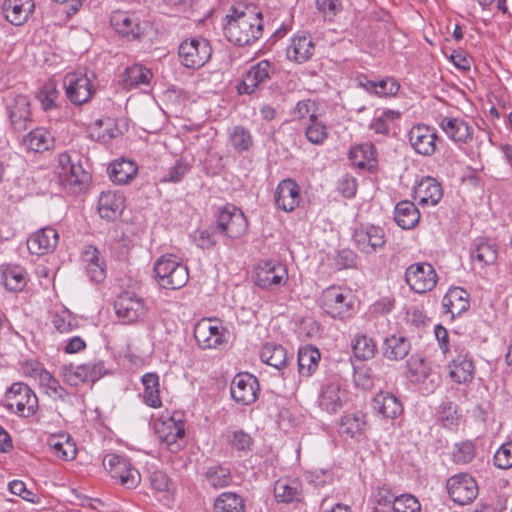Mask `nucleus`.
Wrapping results in <instances>:
<instances>
[{
	"instance_id": "1",
	"label": "nucleus",
	"mask_w": 512,
	"mask_h": 512,
	"mask_svg": "<svg viewBox=\"0 0 512 512\" xmlns=\"http://www.w3.org/2000/svg\"><path fill=\"white\" fill-rule=\"evenodd\" d=\"M226 17L228 21L224 26V34L228 41L245 46L253 44L261 37L263 19L260 12H255L251 8L244 11L233 9Z\"/></svg>"
},
{
	"instance_id": "2",
	"label": "nucleus",
	"mask_w": 512,
	"mask_h": 512,
	"mask_svg": "<svg viewBox=\"0 0 512 512\" xmlns=\"http://www.w3.org/2000/svg\"><path fill=\"white\" fill-rule=\"evenodd\" d=\"M153 270L159 286L165 289H180L189 279L187 266L174 254L160 256L155 261Z\"/></svg>"
},
{
	"instance_id": "3",
	"label": "nucleus",
	"mask_w": 512,
	"mask_h": 512,
	"mask_svg": "<svg viewBox=\"0 0 512 512\" xmlns=\"http://www.w3.org/2000/svg\"><path fill=\"white\" fill-rule=\"evenodd\" d=\"M355 298L350 291L328 287L322 292L321 307L334 319H348L354 313Z\"/></svg>"
},
{
	"instance_id": "4",
	"label": "nucleus",
	"mask_w": 512,
	"mask_h": 512,
	"mask_svg": "<svg viewBox=\"0 0 512 512\" xmlns=\"http://www.w3.org/2000/svg\"><path fill=\"white\" fill-rule=\"evenodd\" d=\"M94 72H70L64 78L67 98L75 105L88 102L96 91Z\"/></svg>"
},
{
	"instance_id": "5",
	"label": "nucleus",
	"mask_w": 512,
	"mask_h": 512,
	"mask_svg": "<svg viewBox=\"0 0 512 512\" xmlns=\"http://www.w3.org/2000/svg\"><path fill=\"white\" fill-rule=\"evenodd\" d=\"M115 314L124 324H135L148 313L145 300L133 291L121 292L114 301Z\"/></svg>"
},
{
	"instance_id": "6",
	"label": "nucleus",
	"mask_w": 512,
	"mask_h": 512,
	"mask_svg": "<svg viewBox=\"0 0 512 512\" xmlns=\"http://www.w3.org/2000/svg\"><path fill=\"white\" fill-rule=\"evenodd\" d=\"M5 406L23 417H29L36 411L38 399L27 384L13 383L5 393Z\"/></svg>"
},
{
	"instance_id": "7",
	"label": "nucleus",
	"mask_w": 512,
	"mask_h": 512,
	"mask_svg": "<svg viewBox=\"0 0 512 512\" xmlns=\"http://www.w3.org/2000/svg\"><path fill=\"white\" fill-rule=\"evenodd\" d=\"M404 276L410 289L418 294L432 291L438 282L436 270L427 262H416L409 265Z\"/></svg>"
},
{
	"instance_id": "8",
	"label": "nucleus",
	"mask_w": 512,
	"mask_h": 512,
	"mask_svg": "<svg viewBox=\"0 0 512 512\" xmlns=\"http://www.w3.org/2000/svg\"><path fill=\"white\" fill-rule=\"evenodd\" d=\"M212 49L205 38H192L183 41L178 50L180 62L187 68L199 69L211 57Z\"/></svg>"
},
{
	"instance_id": "9",
	"label": "nucleus",
	"mask_w": 512,
	"mask_h": 512,
	"mask_svg": "<svg viewBox=\"0 0 512 512\" xmlns=\"http://www.w3.org/2000/svg\"><path fill=\"white\" fill-rule=\"evenodd\" d=\"M248 227L247 219L241 209L234 205H226L217 215V230L230 239L243 236Z\"/></svg>"
},
{
	"instance_id": "10",
	"label": "nucleus",
	"mask_w": 512,
	"mask_h": 512,
	"mask_svg": "<svg viewBox=\"0 0 512 512\" xmlns=\"http://www.w3.org/2000/svg\"><path fill=\"white\" fill-rule=\"evenodd\" d=\"M227 330L217 321L203 318L194 327V338L202 349H217L227 342Z\"/></svg>"
},
{
	"instance_id": "11",
	"label": "nucleus",
	"mask_w": 512,
	"mask_h": 512,
	"mask_svg": "<svg viewBox=\"0 0 512 512\" xmlns=\"http://www.w3.org/2000/svg\"><path fill=\"white\" fill-rule=\"evenodd\" d=\"M103 465L111 477L127 489L135 488L140 483L138 470L123 456L108 454L103 460Z\"/></svg>"
},
{
	"instance_id": "12",
	"label": "nucleus",
	"mask_w": 512,
	"mask_h": 512,
	"mask_svg": "<svg viewBox=\"0 0 512 512\" xmlns=\"http://www.w3.org/2000/svg\"><path fill=\"white\" fill-rule=\"evenodd\" d=\"M286 267L278 261L262 260L255 269V284L263 289H274L287 282Z\"/></svg>"
},
{
	"instance_id": "13",
	"label": "nucleus",
	"mask_w": 512,
	"mask_h": 512,
	"mask_svg": "<svg viewBox=\"0 0 512 512\" xmlns=\"http://www.w3.org/2000/svg\"><path fill=\"white\" fill-rule=\"evenodd\" d=\"M447 491L451 500L459 505H467L476 499L478 485L467 473H459L447 480Z\"/></svg>"
},
{
	"instance_id": "14",
	"label": "nucleus",
	"mask_w": 512,
	"mask_h": 512,
	"mask_svg": "<svg viewBox=\"0 0 512 512\" xmlns=\"http://www.w3.org/2000/svg\"><path fill=\"white\" fill-rule=\"evenodd\" d=\"M259 391L258 379L247 372L235 375L230 385L232 399L243 406L254 403L258 398Z\"/></svg>"
},
{
	"instance_id": "15",
	"label": "nucleus",
	"mask_w": 512,
	"mask_h": 512,
	"mask_svg": "<svg viewBox=\"0 0 512 512\" xmlns=\"http://www.w3.org/2000/svg\"><path fill=\"white\" fill-rule=\"evenodd\" d=\"M406 367L410 380L424 385L427 391H433L441 382L440 375L433 372L429 363L418 354L408 358Z\"/></svg>"
},
{
	"instance_id": "16",
	"label": "nucleus",
	"mask_w": 512,
	"mask_h": 512,
	"mask_svg": "<svg viewBox=\"0 0 512 512\" xmlns=\"http://www.w3.org/2000/svg\"><path fill=\"white\" fill-rule=\"evenodd\" d=\"M153 428L158 439L171 446L185 434V425L179 414H162L153 421Z\"/></svg>"
},
{
	"instance_id": "17",
	"label": "nucleus",
	"mask_w": 512,
	"mask_h": 512,
	"mask_svg": "<svg viewBox=\"0 0 512 512\" xmlns=\"http://www.w3.org/2000/svg\"><path fill=\"white\" fill-rule=\"evenodd\" d=\"M353 240L358 250L366 255L377 253L384 248L386 243L384 229L375 225L356 229Z\"/></svg>"
},
{
	"instance_id": "18",
	"label": "nucleus",
	"mask_w": 512,
	"mask_h": 512,
	"mask_svg": "<svg viewBox=\"0 0 512 512\" xmlns=\"http://www.w3.org/2000/svg\"><path fill=\"white\" fill-rule=\"evenodd\" d=\"M436 131L428 125L416 124L408 132V141L413 150L422 156H432L436 152Z\"/></svg>"
},
{
	"instance_id": "19",
	"label": "nucleus",
	"mask_w": 512,
	"mask_h": 512,
	"mask_svg": "<svg viewBox=\"0 0 512 512\" xmlns=\"http://www.w3.org/2000/svg\"><path fill=\"white\" fill-rule=\"evenodd\" d=\"M65 370V381L72 386L88 381L95 382L107 373L105 364L101 360L87 362L74 368H65Z\"/></svg>"
},
{
	"instance_id": "20",
	"label": "nucleus",
	"mask_w": 512,
	"mask_h": 512,
	"mask_svg": "<svg viewBox=\"0 0 512 512\" xmlns=\"http://www.w3.org/2000/svg\"><path fill=\"white\" fill-rule=\"evenodd\" d=\"M59 177L66 185H84L90 181V174L85 171L79 161L75 162L68 153L58 156Z\"/></svg>"
},
{
	"instance_id": "21",
	"label": "nucleus",
	"mask_w": 512,
	"mask_h": 512,
	"mask_svg": "<svg viewBox=\"0 0 512 512\" xmlns=\"http://www.w3.org/2000/svg\"><path fill=\"white\" fill-rule=\"evenodd\" d=\"M348 393L339 382L331 381L323 385L318 396L319 407L327 413H337L347 402Z\"/></svg>"
},
{
	"instance_id": "22",
	"label": "nucleus",
	"mask_w": 512,
	"mask_h": 512,
	"mask_svg": "<svg viewBox=\"0 0 512 512\" xmlns=\"http://www.w3.org/2000/svg\"><path fill=\"white\" fill-rule=\"evenodd\" d=\"M437 123L454 143L467 144L473 138V128L460 117L440 116Z\"/></svg>"
},
{
	"instance_id": "23",
	"label": "nucleus",
	"mask_w": 512,
	"mask_h": 512,
	"mask_svg": "<svg viewBox=\"0 0 512 512\" xmlns=\"http://www.w3.org/2000/svg\"><path fill=\"white\" fill-rule=\"evenodd\" d=\"M111 25L115 31L128 39H139L145 32L146 23H141L134 15L123 11L114 12Z\"/></svg>"
},
{
	"instance_id": "24",
	"label": "nucleus",
	"mask_w": 512,
	"mask_h": 512,
	"mask_svg": "<svg viewBox=\"0 0 512 512\" xmlns=\"http://www.w3.org/2000/svg\"><path fill=\"white\" fill-rule=\"evenodd\" d=\"M10 124L16 131L28 129L32 121L30 100L27 96L17 95L7 104Z\"/></svg>"
},
{
	"instance_id": "25",
	"label": "nucleus",
	"mask_w": 512,
	"mask_h": 512,
	"mask_svg": "<svg viewBox=\"0 0 512 512\" xmlns=\"http://www.w3.org/2000/svg\"><path fill=\"white\" fill-rule=\"evenodd\" d=\"M271 69V63L268 60H262L253 65L238 85V92L240 94H252L270 79Z\"/></svg>"
},
{
	"instance_id": "26",
	"label": "nucleus",
	"mask_w": 512,
	"mask_h": 512,
	"mask_svg": "<svg viewBox=\"0 0 512 512\" xmlns=\"http://www.w3.org/2000/svg\"><path fill=\"white\" fill-rule=\"evenodd\" d=\"M58 239V232L54 228H41L27 239V248L31 254L45 255L55 249Z\"/></svg>"
},
{
	"instance_id": "27",
	"label": "nucleus",
	"mask_w": 512,
	"mask_h": 512,
	"mask_svg": "<svg viewBox=\"0 0 512 512\" xmlns=\"http://www.w3.org/2000/svg\"><path fill=\"white\" fill-rule=\"evenodd\" d=\"M125 198L119 191L102 192L98 199V213L107 221H114L121 216L124 210Z\"/></svg>"
},
{
	"instance_id": "28",
	"label": "nucleus",
	"mask_w": 512,
	"mask_h": 512,
	"mask_svg": "<svg viewBox=\"0 0 512 512\" xmlns=\"http://www.w3.org/2000/svg\"><path fill=\"white\" fill-rule=\"evenodd\" d=\"M448 370L452 381L467 384L474 378L475 366L468 353L462 350L448 363Z\"/></svg>"
},
{
	"instance_id": "29",
	"label": "nucleus",
	"mask_w": 512,
	"mask_h": 512,
	"mask_svg": "<svg viewBox=\"0 0 512 512\" xmlns=\"http://www.w3.org/2000/svg\"><path fill=\"white\" fill-rule=\"evenodd\" d=\"M300 188L292 179L282 180L275 191V203L285 212L293 211L300 203Z\"/></svg>"
},
{
	"instance_id": "30",
	"label": "nucleus",
	"mask_w": 512,
	"mask_h": 512,
	"mask_svg": "<svg viewBox=\"0 0 512 512\" xmlns=\"http://www.w3.org/2000/svg\"><path fill=\"white\" fill-rule=\"evenodd\" d=\"M314 51L315 44L312 38L305 34H299L291 38L290 44L286 48V56L296 64H303L312 58Z\"/></svg>"
},
{
	"instance_id": "31",
	"label": "nucleus",
	"mask_w": 512,
	"mask_h": 512,
	"mask_svg": "<svg viewBox=\"0 0 512 512\" xmlns=\"http://www.w3.org/2000/svg\"><path fill=\"white\" fill-rule=\"evenodd\" d=\"M82 263L90 281L101 283L106 278V263L98 249L92 245L85 247L82 252Z\"/></svg>"
},
{
	"instance_id": "32",
	"label": "nucleus",
	"mask_w": 512,
	"mask_h": 512,
	"mask_svg": "<svg viewBox=\"0 0 512 512\" xmlns=\"http://www.w3.org/2000/svg\"><path fill=\"white\" fill-rule=\"evenodd\" d=\"M34 8L33 0H5L2 7L6 20L15 26L24 24Z\"/></svg>"
},
{
	"instance_id": "33",
	"label": "nucleus",
	"mask_w": 512,
	"mask_h": 512,
	"mask_svg": "<svg viewBox=\"0 0 512 512\" xmlns=\"http://www.w3.org/2000/svg\"><path fill=\"white\" fill-rule=\"evenodd\" d=\"M274 497L277 502L292 503L302 499V484L297 478H281L274 484Z\"/></svg>"
},
{
	"instance_id": "34",
	"label": "nucleus",
	"mask_w": 512,
	"mask_h": 512,
	"mask_svg": "<svg viewBox=\"0 0 512 512\" xmlns=\"http://www.w3.org/2000/svg\"><path fill=\"white\" fill-rule=\"evenodd\" d=\"M414 192L421 205L435 206L443 197L441 185L432 177L423 178Z\"/></svg>"
},
{
	"instance_id": "35",
	"label": "nucleus",
	"mask_w": 512,
	"mask_h": 512,
	"mask_svg": "<svg viewBox=\"0 0 512 512\" xmlns=\"http://www.w3.org/2000/svg\"><path fill=\"white\" fill-rule=\"evenodd\" d=\"M22 143L27 150L41 153L53 147L54 137L48 129L38 127L25 135Z\"/></svg>"
},
{
	"instance_id": "36",
	"label": "nucleus",
	"mask_w": 512,
	"mask_h": 512,
	"mask_svg": "<svg viewBox=\"0 0 512 512\" xmlns=\"http://www.w3.org/2000/svg\"><path fill=\"white\" fill-rule=\"evenodd\" d=\"M373 408L385 418L395 419L403 412L401 401L393 394L380 392L373 398Z\"/></svg>"
},
{
	"instance_id": "37",
	"label": "nucleus",
	"mask_w": 512,
	"mask_h": 512,
	"mask_svg": "<svg viewBox=\"0 0 512 512\" xmlns=\"http://www.w3.org/2000/svg\"><path fill=\"white\" fill-rule=\"evenodd\" d=\"M411 349L410 341L402 335L386 337L383 344V356L391 361L404 359Z\"/></svg>"
},
{
	"instance_id": "38",
	"label": "nucleus",
	"mask_w": 512,
	"mask_h": 512,
	"mask_svg": "<svg viewBox=\"0 0 512 512\" xmlns=\"http://www.w3.org/2000/svg\"><path fill=\"white\" fill-rule=\"evenodd\" d=\"M420 219L416 205L408 200L399 202L394 209V220L402 229H412Z\"/></svg>"
},
{
	"instance_id": "39",
	"label": "nucleus",
	"mask_w": 512,
	"mask_h": 512,
	"mask_svg": "<svg viewBox=\"0 0 512 512\" xmlns=\"http://www.w3.org/2000/svg\"><path fill=\"white\" fill-rule=\"evenodd\" d=\"M366 426V415L363 412H349L341 417L340 433L350 438H357L364 434Z\"/></svg>"
},
{
	"instance_id": "40",
	"label": "nucleus",
	"mask_w": 512,
	"mask_h": 512,
	"mask_svg": "<svg viewBox=\"0 0 512 512\" xmlns=\"http://www.w3.org/2000/svg\"><path fill=\"white\" fill-rule=\"evenodd\" d=\"M442 304L445 311L450 313L452 317L460 315L469 308L468 293L459 287L449 289L443 298Z\"/></svg>"
},
{
	"instance_id": "41",
	"label": "nucleus",
	"mask_w": 512,
	"mask_h": 512,
	"mask_svg": "<svg viewBox=\"0 0 512 512\" xmlns=\"http://www.w3.org/2000/svg\"><path fill=\"white\" fill-rule=\"evenodd\" d=\"M320 351L311 345H305L298 351V369L301 376L309 377L318 368Z\"/></svg>"
},
{
	"instance_id": "42",
	"label": "nucleus",
	"mask_w": 512,
	"mask_h": 512,
	"mask_svg": "<svg viewBox=\"0 0 512 512\" xmlns=\"http://www.w3.org/2000/svg\"><path fill=\"white\" fill-rule=\"evenodd\" d=\"M141 382L144 387L143 402L152 408L161 407L159 376L156 373H146L142 376Z\"/></svg>"
},
{
	"instance_id": "43",
	"label": "nucleus",
	"mask_w": 512,
	"mask_h": 512,
	"mask_svg": "<svg viewBox=\"0 0 512 512\" xmlns=\"http://www.w3.org/2000/svg\"><path fill=\"white\" fill-rule=\"evenodd\" d=\"M110 179L116 184H127L137 174V165L126 159L114 161L108 168Z\"/></svg>"
},
{
	"instance_id": "44",
	"label": "nucleus",
	"mask_w": 512,
	"mask_h": 512,
	"mask_svg": "<svg viewBox=\"0 0 512 512\" xmlns=\"http://www.w3.org/2000/svg\"><path fill=\"white\" fill-rule=\"evenodd\" d=\"M152 76L151 70L140 64L129 66L125 69L122 77L123 87L131 89L140 85H148Z\"/></svg>"
},
{
	"instance_id": "45",
	"label": "nucleus",
	"mask_w": 512,
	"mask_h": 512,
	"mask_svg": "<svg viewBox=\"0 0 512 512\" xmlns=\"http://www.w3.org/2000/svg\"><path fill=\"white\" fill-rule=\"evenodd\" d=\"M244 499L235 492L219 494L213 503L214 512H245Z\"/></svg>"
},
{
	"instance_id": "46",
	"label": "nucleus",
	"mask_w": 512,
	"mask_h": 512,
	"mask_svg": "<svg viewBox=\"0 0 512 512\" xmlns=\"http://www.w3.org/2000/svg\"><path fill=\"white\" fill-rule=\"evenodd\" d=\"M204 480L210 487L214 489H221L231 484V471L223 465L215 464L206 469Z\"/></svg>"
},
{
	"instance_id": "47",
	"label": "nucleus",
	"mask_w": 512,
	"mask_h": 512,
	"mask_svg": "<svg viewBox=\"0 0 512 512\" xmlns=\"http://www.w3.org/2000/svg\"><path fill=\"white\" fill-rule=\"evenodd\" d=\"M260 358L264 363L278 370L285 367L287 363L286 350L281 345L275 343L264 345L260 352Z\"/></svg>"
},
{
	"instance_id": "48",
	"label": "nucleus",
	"mask_w": 512,
	"mask_h": 512,
	"mask_svg": "<svg viewBox=\"0 0 512 512\" xmlns=\"http://www.w3.org/2000/svg\"><path fill=\"white\" fill-rule=\"evenodd\" d=\"M375 148L372 144L365 143L352 147L349 152V158L353 165L364 169L371 168L375 162Z\"/></svg>"
},
{
	"instance_id": "49",
	"label": "nucleus",
	"mask_w": 512,
	"mask_h": 512,
	"mask_svg": "<svg viewBox=\"0 0 512 512\" xmlns=\"http://www.w3.org/2000/svg\"><path fill=\"white\" fill-rule=\"evenodd\" d=\"M4 286L7 290L17 292L27 284V273L20 266H9L2 272Z\"/></svg>"
},
{
	"instance_id": "50",
	"label": "nucleus",
	"mask_w": 512,
	"mask_h": 512,
	"mask_svg": "<svg viewBox=\"0 0 512 512\" xmlns=\"http://www.w3.org/2000/svg\"><path fill=\"white\" fill-rule=\"evenodd\" d=\"M229 142L236 152L242 153L253 146V137L247 128L237 125L229 134Z\"/></svg>"
},
{
	"instance_id": "51",
	"label": "nucleus",
	"mask_w": 512,
	"mask_h": 512,
	"mask_svg": "<svg viewBox=\"0 0 512 512\" xmlns=\"http://www.w3.org/2000/svg\"><path fill=\"white\" fill-rule=\"evenodd\" d=\"M353 353L360 360H368L375 356L377 345L366 335H356L352 344Z\"/></svg>"
},
{
	"instance_id": "52",
	"label": "nucleus",
	"mask_w": 512,
	"mask_h": 512,
	"mask_svg": "<svg viewBox=\"0 0 512 512\" xmlns=\"http://www.w3.org/2000/svg\"><path fill=\"white\" fill-rule=\"evenodd\" d=\"M497 256L496 246L484 240L479 242L472 252L473 260L479 263L481 267L494 264Z\"/></svg>"
},
{
	"instance_id": "53",
	"label": "nucleus",
	"mask_w": 512,
	"mask_h": 512,
	"mask_svg": "<svg viewBox=\"0 0 512 512\" xmlns=\"http://www.w3.org/2000/svg\"><path fill=\"white\" fill-rule=\"evenodd\" d=\"M49 446L53 454L62 460H73L76 457V446L69 439L52 437Z\"/></svg>"
},
{
	"instance_id": "54",
	"label": "nucleus",
	"mask_w": 512,
	"mask_h": 512,
	"mask_svg": "<svg viewBox=\"0 0 512 512\" xmlns=\"http://www.w3.org/2000/svg\"><path fill=\"white\" fill-rule=\"evenodd\" d=\"M399 117L400 113L398 111L390 109L384 110L379 115H375L369 124V129L377 134L386 135L390 130L389 124Z\"/></svg>"
},
{
	"instance_id": "55",
	"label": "nucleus",
	"mask_w": 512,
	"mask_h": 512,
	"mask_svg": "<svg viewBox=\"0 0 512 512\" xmlns=\"http://www.w3.org/2000/svg\"><path fill=\"white\" fill-rule=\"evenodd\" d=\"M94 126L95 129H99L97 137L98 140L102 142L110 141L123 133V131L119 129L116 121L109 117L96 120Z\"/></svg>"
},
{
	"instance_id": "56",
	"label": "nucleus",
	"mask_w": 512,
	"mask_h": 512,
	"mask_svg": "<svg viewBox=\"0 0 512 512\" xmlns=\"http://www.w3.org/2000/svg\"><path fill=\"white\" fill-rule=\"evenodd\" d=\"M227 443L232 450L238 452H247L253 445V439L243 430H234L228 432Z\"/></svg>"
},
{
	"instance_id": "57",
	"label": "nucleus",
	"mask_w": 512,
	"mask_h": 512,
	"mask_svg": "<svg viewBox=\"0 0 512 512\" xmlns=\"http://www.w3.org/2000/svg\"><path fill=\"white\" fill-rule=\"evenodd\" d=\"M400 85L392 78L388 77L379 82H368V90H373L377 95L382 97L394 96L399 91Z\"/></svg>"
},
{
	"instance_id": "58",
	"label": "nucleus",
	"mask_w": 512,
	"mask_h": 512,
	"mask_svg": "<svg viewBox=\"0 0 512 512\" xmlns=\"http://www.w3.org/2000/svg\"><path fill=\"white\" fill-rule=\"evenodd\" d=\"M311 123L305 129V135L309 142L312 144H322L328 137L326 126L317 120V118L310 121Z\"/></svg>"
},
{
	"instance_id": "59",
	"label": "nucleus",
	"mask_w": 512,
	"mask_h": 512,
	"mask_svg": "<svg viewBox=\"0 0 512 512\" xmlns=\"http://www.w3.org/2000/svg\"><path fill=\"white\" fill-rule=\"evenodd\" d=\"M452 456L456 464H467L475 457V445L471 441L457 443Z\"/></svg>"
},
{
	"instance_id": "60",
	"label": "nucleus",
	"mask_w": 512,
	"mask_h": 512,
	"mask_svg": "<svg viewBox=\"0 0 512 512\" xmlns=\"http://www.w3.org/2000/svg\"><path fill=\"white\" fill-rule=\"evenodd\" d=\"M394 512H420L421 505L416 497L411 494H402L393 501Z\"/></svg>"
},
{
	"instance_id": "61",
	"label": "nucleus",
	"mask_w": 512,
	"mask_h": 512,
	"mask_svg": "<svg viewBox=\"0 0 512 512\" xmlns=\"http://www.w3.org/2000/svg\"><path fill=\"white\" fill-rule=\"evenodd\" d=\"M190 168V164L184 158H180L169 169L168 173L164 176L162 181L171 183L180 182L189 172Z\"/></svg>"
},
{
	"instance_id": "62",
	"label": "nucleus",
	"mask_w": 512,
	"mask_h": 512,
	"mask_svg": "<svg viewBox=\"0 0 512 512\" xmlns=\"http://www.w3.org/2000/svg\"><path fill=\"white\" fill-rule=\"evenodd\" d=\"M494 464L500 469H509L512 467V442L502 444L495 452Z\"/></svg>"
},
{
	"instance_id": "63",
	"label": "nucleus",
	"mask_w": 512,
	"mask_h": 512,
	"mask_svg": "<svg viewBox=\"0 0 512 512\" xmlns=\"http://www.w3.org/2000/svg\"><path fill=\"white\" fill-rule=\"evenodd\" d=\"M294 115L299 119L308 118L310 121L317 118L316 103L309 99L299 101L295 106Z\"/></svg>"
},
{
	"instance_id": "64",
	"label": "nucleus",
	"mask_w": 512,
	"mask_h": 512,
	"mask_svg": "<svg viewBox=\"0 0 512 512\" xmlns=\"http://www.w3.org/2000/svg\"><path fill=\"white\" fill-rule=\"evenodd\" d=\"M356 260V254L350 249L339 250L334 258L335 266L339 270L355 267Z\"/></svg>"
}]
</instances>
